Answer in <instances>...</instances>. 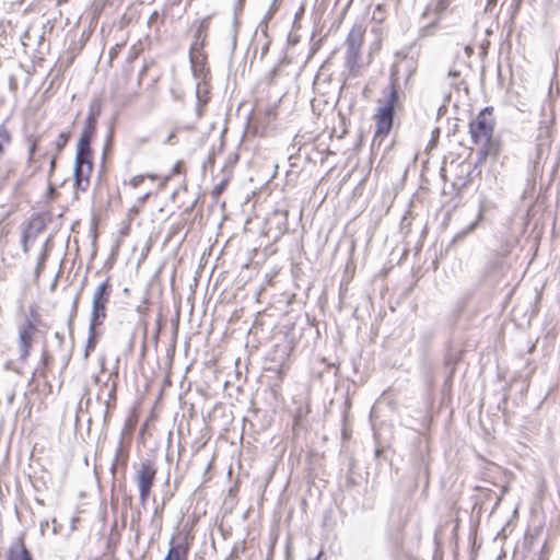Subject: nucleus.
I'll list each match as a JSON object with an SVG mask.
<instances>
[{
  "mask_svg": "<svg viewBox=\"0 0 560 560\" xmlns=\"http://www.w3.org/2000/svg\"><path fill=\"white\" fill-rule=\"evenodd\" d=\"M396 67L392 68L390 81L388 88L383 91V95L377 101V108L374 115L375 135L374 141L381 140L389 135L393 129L396 110L400 107V85L396 77Z\"/></svg>",
  "mask_w": 560,
  "mask_h": 560,
  "instance_id": "1",
  "label": "nucleus"
},
{
  "mask_svg": "<svg viewBox=\"0 0 560 560\" xmlns=\"http://www.w3.org/2000/svg\"><path fill=\"white\" fill-rule=\"evenodd\" d=\"M470 139L474 144L480 145L477 152L478 159L471 171H468V176H479L481 170L480 164L486 163L490 153V106L485 107L480 113L469 122Z\"/></svg>",
  "mask_w": 560,
  "mask_h": 560,
  "instance_id": "2",
  "label": "nucleus"
},
{
  "mask_svg": "<svg viewBox=\"0 0 560 560\" xmlns=\"http://www.w3.org/2000/svg\"><path fill=\"white\" fill-rule=\"evenodd\" d=\"M364 33L365 28L360 24H355L352 26L346 39V67L353 77L358 75L362 66L360 61V50L363 45Z\"/></svg>",
  "mask_w": 560,
  "mask_h": 560,
  "instance_id": "3",
  "label": "nucleus"
},
{
  "mask_svg": "<svg viewBox=\"0 0 560 560\" xmlns=\"http://www.w3.org/2000/svg\"><path fill=\"white\" fill-rule=\"evenodd\" d=\"M113 292V285L109 279L103 281L94 291L92 299V311L90 323L92 327H100L107 317V305Z\"/></svg>",
  "mask_w": 560,
  "mask_h": 560,
  "instance_id": "4",
  "label": "nucleus"
},
{
  "mask_svg": "<svg viewBox=\"0 0 560 560\" xmlns=\"http://www.w3.org/2000/svg\"><path fill=\"white\" fill-rule=\"evenodd\" d=\"M155 476L156 468L154 464L149 459L141 462L139 469L136 471V482L139 489V500L142 506L145 505L150 497Z\"/></svg>",
  "mask_w": 560,
  "mask_h": 560,
  "instance_id": "5",
  "label": "nucleus"
},
{
  "mask_svg": "<svg viewBox=\"0 0 560 560\" xmlns=\"http://www.w3.org/2000/svg\"><path fill=\"white\" fill-rule=\"evenodd\" d=\"M38 331L35 324L31 319L19 329V357L22 361H26L30 357V351L33 345L34 336Z\"/></svg>",
  "mask_w": 560,
  "mask_h": 560,
  "instance_id": "6",
  "label": "nucleus"
},
{
  "mask_svg": "<svg viewBox=\"0 0 560 560\" xmlns=\"http://www.w3.org/2000/svg\"><path fill=\"white\" fill-rule=\"evenodd\" d=\"M93 151L91 144L88 143H77V152H75V167L74 170H82L83 172L92 173L93 162H92Z\"/></svg>",
  "mask_w": 560,
  "mask_h": 560,
  "instance_id": "7",
  "label": "nucleus"
},
{
  "mask_svg": "<svg viewBox=\"0 0 560 560\" xmlns=\"http://www.w3.org/2000/svg\"><path fill=\"white\" fill-rule=\"evenodd\" d=\"M47 221L43 214H34L23 228L24 241H35L46 229Z\"/></svg>",
  "mask_w": 560,
  "mask_h": 560,
  "instance_id": "8",
  "label": "nucleus"
},
{
  "mask_svg": "<svg viewBox=\"0 0 560 560\" xmlns=\"http://www.w3.org/2000/svg\"><path fill=\"white\" fill-rule=\"evenodd\" d=\"M207 56L202 52V48L192 50L189 48V60L191 65V71L195 78L206 80L209 70L206 68Z\"/></svg>",
  "mask_w": 560,
  "mask_h": 560,
  "instance_id": "9",
  "label": "nucleus"
},
{
  "mask_svg": "<svg viewBox=\"0 0 560 560\" xmlns=\"http://www.w3.org/2000/svg\"><path fill=\"white\" fill-rule=\"evenodd\" d=\"M269 231L275 229L276 237L283 235L288 230V211L287 210H275L267 219Z\"/></svg>",
  "mask_w": 560,
  "mask_h": 560,
  "instance_id": "10",
  "label": "nucleus"
},
{
  "mask_svg": "<svg viewBox=\"0 0 560 560\" xmlns=\"http://www.w3.org/2000/svg\"><path fill=\"white\" fill-rule=\"evenodd\" d=\"M7 560H33L30 550L23 542L22 538H19L9 549Z\"/></svg>",
  "mask_w": 560,
  "mask_h": 560,
  "instance_id": "11",
  "label": "nucleus"
},
{
  "mask_svg": "<svg viewBox=\"0 0 560 560\" xmlns=\"http://www.w3.org/2000/svg\"><path fill=\"white\" fill-rule=\"evenodd\" d=\"M122 440H124V436L121 435L120 440H119V444L115 452L114 460L110 466V472L113 475H115L118 466H122L124 468H126L127 463H128L129 455H128L127 448L124 446Z\"/></svg>",
  "mask_w": 560,
  "mask_h": 560,
  "instance_id": "12",
  "label": "nucleus"
},
{
  "mask_svg": "<svg viewBox=\"0 0 560 560\" xmlns=\"http://www.w3.org/2000/svg\"><path fill=\"white\" fill-rule=\"evenodd\" d=\"M188 546L184 542H170V549L164 560H187Z\"/></svg>",
  "mask_w": 560,
  "mask_h": 560,
  "instance_id": "13",
  "label": "nucleus"
},
{
  "mask_svg": "<svg viewBox=\"0 0 560 560\" xmlns=\"http://www.w3.org/2000/svg\"><path fill=\"white\" fill-rule=\"evenodd\" d=\"M208 20H209V18H206V19L201 20V22L199 23V25L195 32V36H194L195 39L190 45V48H192V50H198L199 48H203L206 33H207V30L209 26Z\"/></svg>",
  "mask_w": 560,
  "mask_h": 560,
  "instance_id": "14",
  "label": "nucleus"
},
{
  "mask_svg": "<svg viewBox=\"0 0 560 560\" xmlns=\"http://www.w3.org/2000/svg\"><path fill=\"white\" fill-rule=\"evenodd\" d=\"M96 125L97 121L92 119H85L84 127L78 142L91 144L96 133Z\"/></svg>",
  "mask_w": 560,
  "mask_h": 560,
  "instance_id": "15",
  "label": "nucleus"
},
{
  "mask_svg": "<svg viewBox=\"0 0 560 560\" xmlns=\"http://www.w3.org/2000/svg\"><path fill=\"white\" fill-rule=\"evenodd\" d=\"M52 362V355L47 350L46 346L43 349L42 359L38 364V366L33 372L32 381L35 378V376L39 377H46V369L48 365H50Z\"/></svg>",
  "mask_w": 560,
  "mask_h": 560,
  "instance_id": "16",
  "label": "nucleus"
},
{
  "mask_svg": "<svg viewBox=\"0 0 560 560\" xmlns=\"http://www.w3.org/2000/svg\"><path fill=\"white\" fill-rule=\"evenodd\" d=\"M208 93L209 92H208L206 80L199 81L197 83V88H196V95H197V100H198L197 113L199 116L201 115L202 106H205L209 101Z\"/></svg>",
  "mask_w": 560,
  "mask_h": 560,
  "instance_id": "17",
  "label": "nucleus"
},
{
  "mask_svg": "<svg viewBox=\"0 0 560 560\" xmlns=\"http://www.w3.org/2000/svg\"><path fill=\"white\" fill-rule=\"evenodd\" d=\"M90 172H83L82 170H74V184L78 190L85 191L90 185Z\"/></svg>",
  "mask_w": 560,
  "mask_h": 560,
  "instance_id": "18",
  "label": "nucleus"
},
{
  "mask_svg": "<svg viewBox=\"0 0 560 560\" xmlns=\"http://www.w3.org/2000/svg\"><path fill=\"white\" fill-rule=\"evenodd\" d=\"M462 358V351L460 350H453L450 349L445 355V365L450 369V376L453 374L455 370V365L457 362H459Z\"/></svg>",
  "mask_w": 560,
  "mask_h": 560,
  "instance_id": "19",
  "label": "nucleus"
},
{
  "mask_svg": "<svg viewBox=\"0 0 560 560\" xmlns=\"http://www.w3.org/2000/svg\"><path fill=\"white\" fill-rule=\"evenodd\" d=\"M447 79L450 80L448 84L456 90H459L460 85L464 84L462 70L456 67H453L448 70Z\"/></svg>",
  "mask_w": 560,
  "mask_h": 560,
  "instance_id": "20",
  "label": "nucleus"
},
{
  "mask_svg": "<svg viewBox=\"0 0 560 560\" xmlns=\"http://www.w3.org/2000/svg\"><path fill=\"white\" fill-rule=\"evenodd\" d=\"M162 512L159 509H155L154 514L151 518L150 523V529H151V537L159 536L162 529Z\"/></svg>",
  "mask_w": 560,
  "mask_h": 560,
  "instance_id": "21",
  "label": "nucleus"
},
{
  "mask_svg": "<svg viewBox=\"0 0 560 560\" xmlns=\"http://www.w3.org/2000/svg\"><path fill=\"white\" fill-rule=\"evenodd\" d=\"M102 112V101L98 97H94L91 100L89 105V114L86 119H92L97 121L98 116Z\"/></svg>",
  "mask_w": 560,
  "mask_h": 560,
  "instance_id": "22",
  "label": "nucleus"
},
{
  "mask_svg": "<svg viewBox=\"0 0 560 560\" xmlns=\"http://www.w3.org/2000/svg\"><path fill=\"white\" fill-rule=\"evenodd\" d=\"M97 327H92V324L89 325V338L85 346V357H89L90 352L93 351L96 347L97 342Z\"/></svg>",
  "mask_w": 560,
  "mask_h": 560,
  "instance_id": "23",
  "label": "nucleus"
},
{
  "mask_svg": "<svg viewBox=\"0 0 560 560\" xmlns=\"http://www.w3.org/2000/svg\"><path fill=\"white\" fill-rule=\"evenodd\" d=\"M11 143L10 131L3 126H0V160L4 154V149Z\"/></svg>",
  "mask_w": 560,
  "mask_h": 560,
  "instance_id": "24",
  "label": "nucleus"
},
{
  "mask_svg": "<svg viewBox=\"0 0 560 560\" xmlns=\"http://www.w3.org/2000/svg\"><path fill=\"white\" fill-rule=\"evenodd\" d=\"M451 0H435L428 10H432L436 14H442L450 5Z\"/></svg>",
  "mask_w": 560,
  "mask_h": 560,
  "instance_id": "25",
  "label": "nucleus"
},
{
  "mask_svg": "<svg viewBox=\"0 0 560 560\" xmlns=\"http://www.w3.org/2000/svg\"><path fill=\"white\" fill-rule=\"evenodd\" d=\"M422 477H423L425 483H428V479H429V462L425 458V456H423V455L420 458L419 471H418V478L420 479Z\"/></svg>",
  "mask_w": 560,
  "mask_h": 560,
  "instance_id": "26",
  "label": "nucleus"
},
{
  "mask_svg": "<svg viewBox=\"0 0 560 560\" xmlns=\"http://www.w3.org/2000/svg\"><path fill=\"white\" fill-rule=\"evenodd\" d=\"M69 139H70V132L59 133V136L57 137V139L55 141L56 151H57L56 154H59L63 150V148L67 145Z\"/></svg>",
  "mask_w": 560,
  "mask_h": 560,
  "instance_id": "27",
  "label": "nucleus"
},
{
  "mask_svg": "<svg viewBox=\"0 0 560 560\" xmlns=\"http://www.w3.org/2000/svg\"><path fill=\"white\" fill-rule=\"evenodd\" d=\"M79 300H80V293H78L73 299L72 310H71L70 320H69L70 331H72L73 317L77 315V312H78Z\"/></svg>",
  "mask_w": 560,
  "mask_h": 560,
  "instance_id": "28",
  "label": "nucleus"
},
{
  "mask_svg": "<svg viewBox=\"0 0 560 560\" xmlns=\"http://www.w3.org/2000/svg\"><path fill=\"white\" fill-rule=\"evenodd\" d=\"M46 258H47L46 252H45V250H43V252H42V254H40V255H39V257H38L37 266H36V269H35V276H36V278H38V277H39L40 271H42V269H43V267H44V264H45Z\"/></svg>",
  "mask_w": 560,
  "mask_h": 560,
  "instance_id": "29",
  "label": "nucleus"
},
{
  "mask_svg": "<svg viewBox=\"0 0 560 560\" xmlns=\"http://www.w3.org/2000/svg\"><path fill=\"white\" fill-rule=\"evenodd\" d=\"M113 138H114V129L110 128L107 132L106 142L104 145V152H103L104 155L107 153L108 150H110L112 143H113Z\"/></svg>",
  "mask_w": 560,
  "mask_h": 560,
  "instance_id": "30",
  "label": "nucleus"
},
{
  "mask_svg": "<svg viewBox=\"0 0 560 560\" xmlns=\"http://www.w3.org/2000/svg\"><path fill=\"white\" fill-rule=\"evenodd\" d=\"M36 148H37V139H34L32 140V143L30 144V148H28V161L31 162L34 158V154H35V151H36Z\"/></svg>",
  "mask_w": 560,
  "mask_h": 560,
  "instance_id": "31",
  "label": "nucleus"
},
{
  "mask_svg": "<svg viewBox=\"0 0 560 560\" xmlns=\"http://www.w3.org/2000/svg\"><path fill=\"white\" fill-rule=\"evenodd\" d=\"M55 338L57 339L58 341V346L59 348L62 350L63 349V346H65V336L63 334L59 332V331H56L55 332Z\"/></svg>",
  "mask_w": 560,
  "mask_h": 560,
  "instance_id": "32",
  "label": "nucleus"
},
{
  "mask_svg": "<svg viewBox=\"0 0 560 560\" xmlns=\"http://www.w3.org/2000/svg\"><path fill=\"white\" fill-rule=\"evenodd\" d=\"M182 167H183L182 162H177V163L174 165V167H173V170H172L171 175L179 174V173L182 172Z\"/></svg>",
  "mask_w": 560,
  "mask_h": 560,
  "instance_id": "33",
  "label": "nucleus"
},
{
  "mask_svg": "<svg viewBox=\"0 0 560 560\" xmlns=\"http://www.w3.org/2000/svg\"><path fill=\"white\" fill-rule=\"evenodd\" d=\"M22 248H23V252L24 253H28L30 248H28V244L32 242V241H24V234H22Z\"/></svg>",
  "mask_w": 560,
  "mask_h": 560,
  "instance_id": "34",
  "label": "nucleus"
},
{
  "mask_svg": "<svg viewBox=\"0 0 560 560\" xmlns=\"http://www.w3.org/2000/svg\"><path fill=\"white\" fill-rule=\"evenodd\" d=\"M143 180V177L142 176H136L131 179V185L133 187H137L141 182Z\"/></svg>",
  "mask_w": 560,
  "mask_h": 560,
  "instance_id": "35",
  "label": "nucleus"
},
{
  "mask_svg": "<svg viewBox=\"0 0 560 560\" xmlns=\"http://www.w3.org/2000/svg\"><path fill=\"white\" fill-rule=\"evenodd\" d=\"M57 155H58V154H55V155L51 158V160H50V165H49V166H50V168H49V172H50V173H52V172H54V170H55V167H56Z\"/></svg>",
  "mask_w": 560,
  "mask_h": 560,
  "instance_id": "36",
  "label": "nucleus"
},
{
  "mask_svg": "<svg viewBox=\"0 0 560 560\" xmlns=\"http://www.w3.org/2000/svg\"><path fill=\"white\" fill-rule=\"evenodd\" d=\"M487 54H488V47L485 44H482L480 46V56H482L485 58L487 56Z\"/></svg>",
  "mask_w": 560,
  "mask_h": 560,
  "instance_id": "37",
  "label": "nucleus"
},
{
  "mask_svg": "<svg viewBox=\"0 0 560 560\" xmlns=\"http://www.w3.org/2000/svg\"><path fill=\"white\" fill-rule=\"evenodd\" d=\"M71 359V351L67 352L65 355H63V362H65V366L68 365L69 361Z\"/></svg>",
  "mask_w": 560,
  "mask_h": 560,
  "instance_id": "38",
  "label": "nucleus"
},
{
  "mask_svg": "<svg viewBox=\"0 0 560 560\" xmlns=\"http://www.w3.org/2000/svg\"><path fill=\"white\" fill-rule=\"evenodd\" d=\"M159 19V14L158 12H153L149 19V24L153 23L154 21H156Z\"/></svg>",
  "mask_w": 560,
  "mask_h": 560,
  "instance_id": "39",
  "label": "nucleus"
},
{
  "mask_svg": "<svg viewBox=\"0 0 560 560\" xmlns=\"http://www.w3.org/2000/svg\"><path fill=\"white\" fill-rule=\"evenodd\" d=\"M26 39H30V32H28V31H27V32H25V33H24V35H23V37H22V43H23V45H25V46L27 45V44H26V42H25Z\"/></svg>",
  "mask_w": 560,
  "mask_h": 560,
  "instance_id": "40",
  "label": "nucleus"
},
{
  "mask_svg": "<svg viewBox=\"0 0 560 560\" xmlns=\"http://www.w3.org/2000/svg\"><path fill=\"white\" fill-rule=\"evenodd\" d=\"M224 183H221L219 186L215 187V194H220L222 191V189L224 188Z\"/></svg>",
  "mask_w": 560,
  "mask_h": 560,
  "instance_id": "41",
  "label": "nucleus"
},
{
  "mask_svg": "<svg viewBox=\"0 0 560 560\" xmlns=\"http://www.w3.org/2000/svg\"><path fill=\"white\" fill-rule=\"evenodd\" d=\"M382 455H383V450H381V448H376V451H375V457H376V459H380V458L382 457Z\"/></svg>",
  "mask_w": 560,
  "mask_h": 560,
  "instance_id": "42",
  "label": "nucleus"
},
{
  "mask_svg": "<svg viewBox=\"0 0 560 560\" xmlns=\"http://www.w3.org/2000/svg\"><path fill=\"white\" fill-rule=\"evenodd\" d=\"M145 71H147V66H144V67L142 68V70L140 71V73H139V82L141 81V79H142V77L144 75Z\"/></svg>",
  "mask_w": 560,
  "mask_h": 560,
  "instance_id": "43",
  "label": "nucleus"
},
{
  "mask_svg": "<svg viewBox=\"0 0 560 560\" xmlns=\"http://www.w3.org/2000/svg\"><path fill=\"white\" fill-rule=\"evenodd\" d=\"M14 396H15V395H14V393H13V392H11V393L9 394V396H8V402H9V404H12V402H13Z\"/></svg>",
  "mask_w": 560,
  "mask_h": 560,
  "instance_id": "44",
  "label": "nucleus"
},
{
  "mask_svg": "<svg viewBox=\"0 0 560 560\" xmlns=\"http://www.w3.org/2000/svg\"><path fill=\"white\" fill-rule=\"evenodd\" d=\"M175 137V133L172 132L165 140V143H170L172 141V139Z\"/></svg>",
  "mask_w": 560,
  "mask_h": 560,
  "instance_id": "45",
  "label": "nucleus"
},
{
  "mask_svg": "<svg viewBox=\"0 0 560 560\" xmlns=\"http://www.w3.org/2000/svg\"><path fill=\"white\" fill-rule=\"evenodd\" d=\"M440 133V130L439 128H436L434 131H433V138H432V141H434V139L439 136Z\"/></svg>",
  "mask_w": 560,
  "mask_h": 560,
  "instance_id": "46",
  "label": "nucleus"
},
{
  "mask_svg": "<svg viewBox=\"0 0 560 560\" xmlns=\"http://www.w3.org/2000/svg\"><path fill=\"white\" fill-rule=\"evenodd\" d=\"M323 555H324V552H323V551H320V552L317 555V557H316V558H314V559H310V560H319V559L322 558V556H323Z\"/></svg>",
  "mask_w": 560,
  "mask_h": 560,
  "instance_id": "47",
  "label": "nucleus"
},
{
  "mask_svg": "<svg viewBox=\"0 0 560 560\" xmlns=\"http://www.w3.org/2000/svg\"><path fill=\"white\" fill-rule=\"evenodd\" d=\"M490 8V0H486L485 12Z\"/></svg>",
  "mask_w": 560,
  "mask_h": 560,
  "instance_id": "48",
  "label": "nucleus"
},
{
  "mask_svg": "<svg viewBox=\"0 0 560 560\" xmlns=\"http://www.w3.org/2000/svg\"><path fill=\"white\" fill-rule=\"evenodd\" d=\"M485 74H486V67L483 66V67H482V72H481V80H483V79H485Z\"/></svg>",
  "mask_w": 560,
  "mask_h": 560,
  "instance_id": "49",
  "label": "nucleus"
},
{
  "mask_svg": "<svg viewBox=\"0 0 560 560\" xmlns=\"http://www.w3.org/2000/svg\"><path fill=\"white\" fill-rule=\"evenodd\" d=\"M470 51H471V48H470L469 46H466V47H465V52H466L467 55H469V54H470Z\"/></svg>",
  "mask_w": 560,
  "mask_h": 560,
  "instance_id": "50",
  "label": "nucleus"
},
{
  "mask_svg": "<svg viewBox=\"0 0 560 560\" xmlns=\"http://www.w3.org/2000/svg\"><path fill=\"white\" fill-rule=\"evenodd\" d=\"M460 167H462V172H464L465 171L464 168L468 170L470 167V165L469 164L468 165H460Z\"/></svg>",
  "mask_w": 560,
  "mask_h": 560,
  "instance_id": "51",
  "label": "nucleus"
},
{
  "mask_svg": "<svg viewBox=\"0 0 560 560\" xmlns=\"http://www.w3.org/2000/svg\"><path fill=\"white\" fill-rule=\"evenodd\" d=\"M485 32L487 35H490V28H486Z\"/></svg>",
  "mask_w": 560,
  "mask_h": 560,
  "instance_id": "52",
  "label": "nucleus"
},
{
  "mask_svg": "<svg viewBox=\"0 0 560 560\" xmlns=\"http://www.w3.org/2000/svg\"><path fill=\"white\" fill-rule=\"evenodd\" d=\"M443 108H444V106H441V107L439 108V114L442 112V109H443Z\"/></svg>",
  "mask_w": 560,
  "mask_h": 560,
  "instance_id": "53",
  "label": "nucleus"
},
{
  "mask_svg": "<svg viewBox=\"0 0 560 560\" xmlns=\"http://www.w3.org/2000/svg\"><path fill=\"white\" fill-rule=\"evenodd\" d=\"M115 395V389H112L110 396Z\"/></svg>",
  "mask_w": 560,
  "mask_h": 560,
  "instance_id": "54",
  "label": "nucleus"
}]
</instances>
